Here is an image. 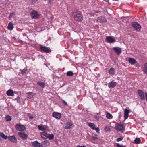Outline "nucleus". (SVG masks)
<instances>
[{"label":"nucleus","instance_id":"obj_1","mask_svg":"<svg viewBox=\"0 0 147 147\" xmlns=\"http://www.w3.org/2000/svg\"><path fill=\"white\" fill-rule=\"evenodd\" d=\"M73 16L75 20L78 21H82L83 19V16L80 11L78 10H74L72 13Z\"/></svg>","mask_w":147,"mask_h":147},{"label":"nucleus","instance_id":"obj_2","mask_svg":"<svg viewBox=\"0 0 147 147\" xmlns=\"http://www.w3.org/2000/svg\"><path fill=\"white\" fill-rule=\"evenodd\" d=\"M115 128V129L118 131H120L122 133L125 130V125L121 123H117L116 124Z\"/></svg>","mask_w":147,"mask_h":147},{"label":"nucleus","instance_id":"obj_3","mask_svg":"<svg viewBox=\"0 0 147 147\" xmlns=\"http://www.w3.org/2000/svg\"><path fill=\"white\" fill-rule=\"evenodd\" d=\"M40 51L42 52L45 53H49L51 51L50 48L45 46H43L42 45L40 44L39 45Z\"/></svg>","mask_w":147,"mask_h":147},{"label":"nucleus","instance_id":"obj_4","mask_svg":"<svg viewBox=\"0 0 147 147\" xmlns=\"http://www.w3.org/2000/svg\"><path fill=\"white\" fill-rule=\"evenodd\" d=\"M16 129L18 131H24L26 129L24 125L20 123L16 124L15 125Z\"/></svg>","mask_w":147,"mask_h":147},{"label":"nucleus","instance_id":"obj_5","mask_svg":"<svg viewBox=\"0 0 147 147\" xmlns=\"http://www.w3.org/2000/svg\"><path fill=\"white\" fill-rule=\"evenodd\" d=\"M132 26L137 31H140L141 28L140 25L136 22H133L132 23Z\"/></svg>","mask_w":147,"mask_h":147},{"label":"nucleus","instance_id":"obj_6","mask_svg":"<svg viewBox=\"0 0 147 147\" xmlns=\"http://www.w3.org/2000/svg\"><path fill=\"white\" fill-rule=\"evenodd\" d=\"M74 125L71 120H69L66 121L65 124V126L64 127L65 129H69L71 128Z\"/></svg>","mask_w":147,"mask_h":147},{"label":"nucleus","instance_id":"obj_7","mask_svg":"<svg viewBox=\"0 0 147 147\" xmlns=\"http://www.w3.org/2000/svg\"><path fill=\"white\" fill-rule=\"evenodd\" d=\"M32 19L38 18L39 17L38 13L35 10H33L30 13Z\"/></svg>","mask_w":147,"mask_h":147},{"label":"nucleus","instance_id":"obj_8","mask_svg":"<svg viewBox=\"0 0 147 147\" xmlns=\"http://www.w3.org/2000/svg\"><path fill=\"white\" fill-rule=\"evenodd\" d=\"M88 125L93 130H96L97 132L98 133L100 131L99 128L98 127H96L94 123H89L88 124Z\"/></svg>","mask_w":147,"mask_h":147},{"label":"nucleus","instance_id":"obj_9","mask_svg":"<svg viewBox=\"0 0 147 147\" xmlns=\"http://www.w3.org/2000/svg\"><path fill=\"white\" fill-rule=\"evenodd\" d=\"M18 134L20 136L23 140H26L28 137L27 135L24 132H20L18 133Z\"/></svg>","mask_w":147,"mask_h":147},{"label":"nucleus","instance_id":"obj_10","mask_svg":"<svg viewBox=\"0 0 147 147\" xmlns=\"http://www.w3.org/2000/svg\"><path fill=\"white\" fill-rule=\"evenodd\" d=\"M138 92L140 99L142 100H144L145 98L143 92L141 90H138Z\"/></svg>","mask_w":147,"mask_h":147},{"label":"nucleus","instance_id":"obj_11","mask_svg":"<svg viewBox=\"0 0 147 147\" xmlns=\"http://www.w3.org/2000/svg\"><path fill=\"white\" fill-rule=\"evenodd\" d=\"M8 138L10 141L13 143H16L17 142V138L14 136H8Z\"/></svg>","mask_w":147,"mask_h":147},{"label":"nucleus","instance_id":"obj_12","mask_svg":"<svg viewBox=\"0 0 147 147\" xmlns=\"http://www.w3.org/2000/svg\"><path fill=\"white\" fill-rule=\"evenodd\" d=\"M52 116L57 119H59L61 117L60 113L58 112H54L53 113Z\"/></svg>","mask_w":147,"mask_h":147},{"label":"nucleus","instance_id":"obj_13","mask_svg":"<svg viewBox=\"0 0 147 147\" xmlns=\"http://www.w3.org/2000/svg\"><path fill=\"white\" fill-rule=\"evenodd\" d=\"M106 40L109 43H113L115 41V39L113 38L111 36H107L106 38Z\"/></svg>","mask_w":147,"mask_h":147},{"label":"nucleus","instance_id":"obj_14","mask_svg":"<svg viewBox=\"0 0 147 147\" xmlns=\"http://www.w3.org/2000/svg\"><path fill=\"white\" fill-rule=\"evenodd\" d=\"M117 84L115 82L111 81L109 84L108 87L110 88H113L116 86Z\"/></svg>","mask_w":147,"mask_h":147},{"label":"nucleus","instance_id":"obj_15","mask_svg":"<svg viewBox=\"0 0 147 147\" xmlns=\"http://www.w3.org/2000/svg\"><path fill=\"white\" fill-rule=\"evenodd\" d=\"M130 112V110L125 109L124 111V117L125 120H126L128 117L129 113Z\"/></svg>","mask_w":147,"mask_h":147},{"label":"nucleus","instance_id":"obj_16","mask_svg":"<svg viewBox=\"0 0 147 147\" xmlns=\"http://www.w3.org/2000/svg\"><path fill=\"white\" fill-rule=\"evenodd\" d=\"M50 144V143L49 141L47 140H45L43 142H42L41 143L42 147H46L49 146Z\"/></svg>","mask_w":147,"mask_h":147},{"label":"nucleus","instance_id":"obj_17","mask_svg":"<svg viewBox=\"0 0 147 147\" xmlns=\"http://www.w3.org/2000/svg\"><path fill=\"white\" fill-rule=\"evenodd\" d=\"M113 49L116 53L118 55L120 54L121 52V48L118 47H115L113 48Z\"/></svg>","mask_w":147,"mask_h":147},{"label":"nucleus","instance_id":"obj_18","mask_svg":"<svg viewBox=\"0 0 147 147\" xmlns=\"http://www.w3.org/2000/svg\"><path fill=\"white\" fill-rule=\"evenodd\" d=\"M32 145L34 147H42L41 143H39L37 141L33 142Z\"/></svg>","mask_w":147,"mask_h":147},{"label":"nucleus","instance_id":"obj_19","mask_svg":"<svg viewBox=\"0 0 147 147\" xmlns=\"http://www.w3.org/2000/svg\"><path fill=\"white\" fill-rule=\"evenodd\" d=\"M40 135L41 137L44 139H47L48 138V134L45 132H41Z\"/></svg>","mask_w":147,"mask_h":147},{"label":"nucleus","instance_id":"obj_20","mask_svg":"<svg viewBox=\"0 0 147 147\" xmlns=\"http://www.w3.org/2000/svg\"><path fill=\"white\" fill-rule=\"evenodd\" d=\"M14 26L13 23L11 22H9L7 26V28L10 31L12 30Z\"/></svg>","mask_w":147,"mask_h":147},{"label":"nucleus","instance_id":"obj_21","mask_svg":"<svg viewBox=\"0 0 147 147\" xmlns=\"http://www.w3.org/2000/svg\"><path fill=\"white\" fill-rule=\"evenodd\" d=\"M7 94L8 96H12L14 95L13 91L11 90H9L7 92Z\"/></svg>","mask_w":147,"mask_h":147},{"label":"nucleus","instance_id":"obj_22","mask_svg":"<svg viewBox=\"0 0 147 147\" xmlns=\"http://www.w3.org/2000/svg\"><path fill=\"white\" fill-rule=\"evenodd\" d=\"M38 128L39 130L41 131H45L47 129L46 127L42 125H38Z\"/></svg>","mask_w":147,"mask_h":147},{"label":"nucleus","instance_id":"obj_23","mask_svg":"<svg viewBox=\"0 0 147 147\" xmlns=\"http://www.w3.org/2000/svg\"><path fill=\"white\" fill-rule=\"evenodd\" d=\"M129 62L131 64H134L136 62V60L134 59L131 58H129Z\"/></svg>","mask_w":147,"mask_h":147},{"label":"nucleus","instance_id":"obj_24","mask_svg":"<svg viewBox=\"0 0 147 147\" xmlns=\"http://www.w3.org/2000/svg\"><path fill=\"white\" fill-rule=\"evenodd\" d=\"M115 69L113 68H110L109 71V74L111 75H113L115 74Z\"/></svg>","mask_w":147,"mask_h":147},{"label":"nucleus","instance_id":"obj_25","mask_svg":"<svg viewBox=\"0 0 147 147\" xmlns=\"http://www.w3.org/2000/svg\"><path fill=\"white\" fill-rule=\"evenodd\" d=\"M37 83L38 85L41 86L42 88H44L45 87V83L44 82H37Z\"/></svg>","mask_w":147,"mask_h":147},{"label":"nucleus","instance_id":"obj_26","mask_svg":"<svg viewBox=\"0 0 147 147\" xmlns=\"http://www.w3.org/2000/svg\"><path fill=\"white\" fill-rule=\"evenodd\" d=\"M0 136L5 139H6L8 138V137L5 135L3 132H0Z\"/></svg>","mask_w":147,"mask_h":147},{"label":"nucleus","instance_id":"obj_27","mask_svg":"<svg viewBox=\"0 0 147 147\" xmlns=\"http://www.w3.org/2000/svg\"><path fill=\"white\" fill-rule=\"evenodd\" d=\"M143 71L145 74H147V63L145 64Z\"/></svg>","mask_w":147,"mask_h":147},{"label":"nucleus","instance_id":"obj_28","mask_svg":"<svg viewBox=\"0 0 147 147\" xmlns=\"http://www.w3.org/2000/svg\"><path fill=\"white\" fill-rule=\"evenodd\" d=\"M140 141L141 140L139 138H136L134 141L135 143L136 144H138L140 143Z\"/></svg>","mask_w":147,"mask_h":147},{"label":"nucleus","instance_id":"obj_29","mask_svg":"<svg viewBox=\"0 0 147 147\" xmlns=\"http://www.w3.org/2000/svg\"><path fill=\"white\" fill-rule=\"evenodd\" d=\"M106 117L108 119H111L113 118L112 115L109 113H107Z\"/></svg>","mask_w":147,"mask_h":147},{"label":"nucleus","instance_id":"obj_30","mask_svg":"<svg viewBox=\"0 0 147 147\" xmlns=\"http://www.w3.org/2000/svg\"><path fill=\"white\" fill-rule=\"evenodd\" d=\"M5 119L6 121H10L12 119L11 117L9 115L6 116Z\"/></svg>","mask_w":147,"mask_h":147},{"label":"nucleus","instance_id":"obj_31","mask_svg":"<svg viewBox=\"0 0 147 147\" xmlns=\"http://www.w3.org/2000/svg\"><path fill=\"white\" fill-rule=\"evenodd\" d=\"M20 71L21 72V73L22 74H24L26 73L27 71V69H24L23 70L20 69Z\"/></svg>","mask_w":147,"mask_h":147},{"label":"nucleus","instance_id":"obj_32","mask_svg":"<svg viewBox=\"0 0 147 147\" xmlns=\"http://www.w3.org/2000/svg\"><path fill=\"white\" fill-rule=\"evenodd\" d=\"M67 75L68 76H72L74 75L73 73L71 71H68L67 73Z\"/></svg>","mask_w":147,"mask_h":147},{"label":"nucleus","instance_id":"obj_33","mask_svg":"<svg viewBox=\"0 0 147 147\" xmlns=\"http://www.w3.org/2000/svg\"><path fill=\"white\" fill-rule=\"evenodd\" d=\"M33 97V95L32 94V93L31 92H29L28 93V98L29 99H30Z\"/></svg>","mask_w":147,"mask_h":147},{"label":"nucleus","instance_id":"obj_34","mask_svg":"<svg viewBox=\"0 0 147 147\" xmlns=\"http://www.w3.org/2000/svg\"><path fill=\"white\" fill-rule=\"evenodd\" d=\"M48 138L50 140H51L53 139L54 138V136L53 135L51 134H48Z\"/></svg>","mask_w":147,"mask_h":147},{"label":"nucleus","instance_id":"obj_35","mask_svg":"<svg viewBox=\"0 0 147 147\" xmlns=\"http://www.w3.org/2000/svg\"><path fill=\"white\" fill-rule=\"evenodd\" d=\"M104 129H105V131L107 132L109 131L110 130V128L109 126H106L105 127Z\"/></svg>","mask_w":147,"mask_h":147},{"label":"nucleus","instance_id":"obj_36","mask_svg":"<svg viewBox=\"0 0 147 147\" xmlns=\"http://www.w3.org/2000/svg\"><path fill=\"white\" fill-rule=\"evenodd\" d=\"M27 114L30 119H32L34 117L32 115L30 114V113H27Z\"/></svg>","mask_w":147,"mask_h":147},{"label":"nucleus","instance_id":"obj_37","mask_svg":"<svg viewBox=\"0 0 147 147\" xmlns=\"http://www.w3.org/2000/svg\"><path fill=\"white\" fill-rule=\"evenodd\" d=\"M102 23H105L107 22V20L105 18L103 17L102 18Z\"/></svg>","mask_w":147,"mask_h":147},{"label":"nucleus","instance_id":"obj_38","mask_svg":"<svg viewBox=\"0 0 147 147\" xmlns=\"http://www.w3.org/2000/svg\"><path fill=\"white\" fill-rule=\"evenodd\" d=\"M15 100H17L18 103H19L20 100V98L19 96H18L15 99Z\"/></svg>","mask_w":147,"mask_h":147},{"label":"nucleus","instance_id":"obj_39","mask_svg":"<svg viewBox=\"0 0 147 147\" xmlns=\"http://www.w3.org/2000/svg\"><path fill=\"white\" fill-rule=\"evenodd\" d=\"M14 14L13 13H10L9 16V19L10 20L11 18L13 16V15Z\"/></svg>","mask_w":147,"mask_h":147},{"label":"nucleus","instance_id":"obj_40","mask_svg":"<svg viewBox=\"0 0 147 147\" xmlns=\"http://www.w3.org/2000/svg\"><path fill=\"white\" fill-rule=\"evenodd\" d=\"M123 138L122 137H121L120 138H118L117 139V141L119 142V141H121L122 140H123Z\"/></svg>","mask_w":147,"mask_h":147},{"label":"nucleus","instance_id":"obj_41","mask_svg":"<svg viewBox=\"0 0 147 147\" xmlns=\"http://www.w3.org/2000/svg\"><path fill=\"white\" fill-rule=\"evenodd\" d=\"M97 139V137L94 136L92 138V140H95Z\"/></svg>","mask_w":147,"mask_h":147},{"label":"nucleus","instance_id":"obj_42","mask_svg":"<svg viewBox=\"0 0 147 147\" xmlns=\"http://www.w3.org/2000/svg\"><path fill=\"white\" fill-rule=\"evenodd\" d=\"M117 147H126L125 146H123L119 144H117Z\"/></svg>","mask_w":147,"mask_h":147},{"label":"nucleus","instance_id":"obj_43","mask_svg":"<svg viewBox=\"0 0 147 147\" xmlns=\"http://www.w3.org/2000/svg\"><path fill=\"white\" fill-rule=\"evenodd\" d=\"M62 103L65 105L67 106L68 105L66 102L64 100H62Z\"/></svg>","mask_w":147,"mask_h":147},{"label":"nucleus","instance_id":"obj_44","mask_svg":"<svg viewBox=\"0 0 147 147\" xmlns=\"http://www.w3.org/2000/svg\"><path fill=\"white\" fill-rule=\"evenodd\" d=\"M145 96L146 100V101L147 102V92H145Z\"/></svg>","mask_w":147,"mask_h":147},{"label":"nucleus","instance_id":"obj_45","mask_svg":"<svg viewBox=\"0 0 147 147\" xmlns=\"http://www.w3.org/2000/svg\"><path fill=\"white\" fill-rule=\"evenodd\" d=\"M76 147H86V146L84 145L80 146L79 145L77 146Z\"/></svg>","mask_w":147,"mask_h":147},{"label":"nucleus","instance_id":"obj_46","mask_svg":"<svg viewBox=\"0 0 147 147\" xmlns=\"http://www.w3.org/2000/svg\"><path fill=\"white\" fill-rule=\"evenodd\" d=\"M107 2L108 3H109V4H110V3H109V1H107Z\"/></svg>","mask_w":147,"mask_h":147}]
</instances>
